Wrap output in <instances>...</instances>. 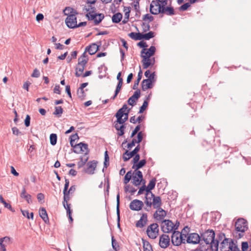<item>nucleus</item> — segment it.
I'll use <instances>...</instances> for the list:
<instances>
[{
    "label": "nucleus",
    "mask_w": 251,
    "mask_h": 251,
    "mask_svg": "<svg viewBox=\"0 0 251 251\" xmlns=\"http://www.w3.org/2000/svg\"><path fill=\"white\" fill-rule=\"evenodd\" d=\"M167 0L162 1L152 0L150 4V10L151 14L157 15L159 13L165 14L168 15L174 14L173 7L168 6Z\"/></svg>",
    "instance_id": "1"
},
{
    "label": "nucleus",
    "mask_w": 251,
    "mask_h": 251,
    "mask_svg": "<svg viewBox=\"0 0 251 251\" xmlns=\"http://www.w3.org/2000/svg\"><path fill=\"white\" fill-rule=\"evenodd\" d=\"M127 107L126 104L120 108L116 114L117 121L115 122V127L118 131V134L122 136L124 134L125 128L124 124L128 119L129 110H127Z\"/></svg>",
    "instance_id": "2"
},
{
    "label": "nucleus",
    "mask_w": 251,
    "mask_h": 251,
    "mask_svg": "<svg viewBox=\"0 0 251 251\" xmlns=\"http://www.w3.org/2000/svg\"><path fill=\"white\" fill-rule=\"evenodd\" d=\"M156 51L154 46H151L149 49H143L141 51V61L144 69H147L150 66H152L155 63V58L153 57Z\"/></svg>",
    "instance_id": "3"
},
{
    "label": "nucleus",
    "mask_w": 251,
    "mask_h": 251,
    "mask_svg": "<svg viewBox=\"0 0 251 251\" xmlns=\"http://www.w3.org/2000/svg\"><path fill=\"white\" fill-rule=\"evenodd\" d=\"M65 15L67 16L65 19V23L67 26L70 28H74L82 26H85L87 24L86 22L79 23L77 24L76 13L70 7H66L64 10Z\"/></svg>",
    "instance_id": "4"
},
{
    "label": "nucleus",
    "mask_w": 251,
    "mask_h": 251,
    "mask_svg": "<svg viewBox=\"0 0 251 251\" xmlns=\"http://www.w3.org/2000/svg\"><path fill=\"white\" fill-rule=\"evenodd\" d=\"M179 223L176 222L175 224L170 220H163L160 225L162 231L164 233H171L176 231L179 226Z\"/></svg>",
    "instance_id": "5"
},
{
    "label": "nucleus",
    "mask_w": 251,
    "mask_h": 251,
    "mask_svg": "<svg viewBox=\"0 0 251 251\" xmlns=\"http://www.w3.org/2000/svg\"><path fill=\"white\" fill-rule=\"evenodd\" d=\"M186 232V229L183 228L181 232L175 231L172 235V242L174 246H178L182 243H184L186 239V234L183 232Z\"/></svg>",
    "instance_id": "6"
},
{
    "label": "nucleus",
    "mask_w": 251,
    "mask_h": 251,
    "mask_svg": "<svg viewBox=\"0 0 251 251\" xmlns=\"http://www.w3.org/2000/svg\"><path fill=\"white\" fill-rule=\"evenodd\" d=\"M219 239L220 241H221L224 239L221 242L220 246V248L222 251L226 249L231 250L232 248L233 247V241L229 239L225 238V235L224 233L219 234Z\"/></svg>",
    "instance_id": "7"
},
{
    "label": "nucleus",
    "mask_w": 251,
    "mask_h": 251,
    "mask_svg": "<svg viewBox=\"0 0 251 251\" xmlns=\"http://www.w3.org/2000/svg\"><path fill=\"white\" fill-rule=\"evenodd\" d=\"M148 237L151 239H155L158 235L159 226L157 224L153 223L147 227L146 230Z\"/></svg>",
    "instance_id": "8"
},
{
    "label": "nucleus",
    "mask_w": 251,
    "mask_h": 251,
    "mask_svg": "<svg viewBox=\"0 0 251 251\" xmlns=\"http://www.w3.org/2000/svg\"><path fill=\"white\" fill-rule=\"evenodd\" d=\"M74 152L76 153H82L88 156L89 152L88 145L83 143H78L74 146Z\"/></svg>",
    "instance_id": "9"
},
{
    "label": "nucleus",
    "mask_w": 251,
    "mask_h": 251,
    "mask_svg": "<svg viewBox=\"0 0 251 251\" xmlns=\"http://www.w3.org/2000/svg\"><path fill=\"white\" fill-rule=\"evenodd\" d=\"M69 186V180L67 179H65V183L64 185V188L63 190V194L64 201H66V202H67L70 200V194H72L74 193V192L75 190V186L73 185L70 188L69 191H67Z\"/></svg>",
    "instance_id": "10"
},
{
    "label": "nucleus",
    "mask_w": 251,
    "mask_h": 251,
    "mask_svg": "<svg viewBox=\"0 0 251 251\" xmlns=\"http://www.w3.org/2000/svg\"><path fill=\"white\" fill-rule=\"evenodd\" d=\"M248 229V226L247 220L242 218L236 220V232H245Z\"/></svg>",
    "instance_id": "11"
},
{
    "label": "nucleus",
    "mask_w": 251,
    "mask_h": 251,
    "mask_svg": "<svg viewBox=\"0 0 251 251\" xmlns=\"http://www.w3.org/2000/svg\"><path fill=\"white\" fill-rule=\"evenodd\" d=\"M133 184L135 186L141 184L143 180L142 173L140 171L135 170L132 173Z\"/></svg>",
    "instance_id": "12"
},
{
    "label": "nucleus",
    "mask_w": 251,
    "mask_h": 251,
    "mask_svg": "<svg viewBox=\"0 0 251 251\" xmlns=\"http://www.w3.org/2000/svg\"><path fill=\"white\" fill-rule=\"evenodd\" d=\"M202 236L205 243L209 244V243L212 242L214 239L215 232L212 230H208L202 234Z\"/></svg>",
    "instance_id": "13"
},
{
    "label": "nucleus",
    "mask_w": 251,
    "mask_h": 251,
    "mask_svg": "<svg viewBox=\"0 0 251 251\" xmlns=\"http://www.w3.org/2000/svg\"><path fill=\"white\" fill-rule=\"evenodd\" d=\"M143 206V202L137 199L132 201L129 204L130 209L134 211L140 210L141 209H142Z\"/></svg>",
    "instance_id": "14"
},
{
    "label": "nucleus",
    "mask_w": 251,
    "mask_h": 251,
    "mask_svg": "<svg viewBox=\"0 0 251 251\" xmlns=\"http://www.w3.org/2000/svg\"><path fill=\"white\" fill-rule=\"evenodd\" d=\"M86 64L85 60L78 61V63L75 68V75L76 76L79 77L82 75Z\"/></svg>",
    "instance_id": "15"
},
{
    "label": "nucleus",
    "mask_w": 251,
    "mask_h": 251,
    "mask_svg": "<svg viewBox=\"0 0 251 251\" xmlns=\"http://www.w3.org/2000/svg\"><path fill=\"white\" fill-rule=\"evenodd\" d=\"M170 239L169 235L163 234L159 238V245L163 249L167 248L170 245Z\"/></svg>",
    "instance_id": "16"
},
{
    "label": "nucleus",
    "mask_w": 251,
    "mask_h": 251,
    "mask_svg": "<svg viewBox=\"0 0 251 251\" xmlns=\"http://www.w3.org/2000/svg\"><path fill=\"white\" fill-rule=\"evenodd\" d=\"M188 243L196 244L200 241V237L199 235L196 233H191L188 235L186 239Z\"/></svg>",
    "instance_id": "17"
},
{
    "label": "nucleus",
    "mask_w": 251,
    "mask_h": 251,
    "mask_svg": "<svg viewBox=\"0 0 251 251\" xmlns=\"http://www.w3.org/2000/svg\"><path fill=\"white\" fill-rule=\"evenodd\" d=\"M166 216V212L161 208H159L153 214L154 218L157 221L161 222L164 220V218Z\"/></svg>",
    "instance_id": "18"
},
{
    "label": "nucleus",
    "mask_w": 251,
    "mask_h": 251,
    "mask_svg": "<svg viewBox=\"0 0 251 251\" xmlns=\"http://www.w3.org/2000/svg\"><path fill=\"white\" fill-rule=\"evenodd\" d=\"M155 79L147 78L144 79L142 82V89L143 91H146L148 89L152 88L153 83L155 81Z\"/></svg>",
    "instance_id": "19"
},
{
    "label": "nucleus",
    "mask_w": 251,
    "mask_h": 251,
    "mask_svg": "<svg viewBox=\"0 0 251 251\" xmlns=\"http://www.w3.org/2000/svg\"><path fill=\"white\" fill-rule=\"evenodd\" d=\"M93 4H88L87 2V5L84 6V10L87 12L86 16L89 18L91 15H93L96 14V8L92 5Z\"/></svg>",
    "instance_id": "20"
},
{
    "label": "nucleus",
    "mask_w": 251,
    "mask_h": 251,
    "mask_svg": "<svg viewBox=\"0 0 251 251\" xmlns=\"http://www.w3.org/2000/svg\"><path fill=\"white\" fill-rule=\"evenodd\" d=\"M97 162L94 160L89 162L87 164L86 172L89 174H93L97 167Z\"/></svg>",
    "instance_id": "21"
},
{
    "label": "nucleus",
    "mask_w": 251,
    "mask_h": 251,
    "mask_svg": "<svg viewBox=\"0 0 251 251\" xmlns=\"http://www.w3.org/2000/svg\"><path fill=\"white\" fill-rule=\"evenodd\" d=\"M148 216L146 213L143 214L139 221L136 223V226L138 227L142 228L147 223Z\"/></svg>",
    "instance_id": "22"
},
{
    "label": "nucleus",
    "mask_w": 251,
    "mask_h": 251,
    "mask_svg": "<svg viewBox=\"0 0 251 251\" xmlns=\"http://www.w3.org/2000/svg\"><path fill=\"white\" fill-rule=\"evenodd\" d=\"M104 17V16L103 14H95L94 15H91V17H89L88 19L90 20H94L95 24L98 25L103 19Z\"/></svg>",
    "instance_id": "23"
},
{
    "label": "nucleus",
    "mask_w": 251,
    "mask_h": 251,
    "mask_svg": "<svg viewBox=\"0 0 251 251\" xmlns=\"http://www.w3.org/2000/svg\"><path fill=\"white\" fill-rule=\"evenodd\" d=\"M99 50V46L93 43L85 48V51H87L91 55L94 54Z\"/></svg>",
    "instance_id": "24"
},
{
    "label": "nucleus",
    "mask_w": 251,
    "mask_h": 251,
    "mask_svg": "<svg viewBox=\"0 0 251 251\" xmlns=\"http://www.w3.org/2000/svg\"><path fill=\"white\" fill-rule=\"evenodd\" d=\"M154 197V195L151 192H146L145 203L147 206L151 207V203Z\"/></svg>",
    "instance_id": "25"
},
{
    "label": "nucleus",
    "mask_w": 251,
    "mask_h": 251,
    "mask_svg": "<svg viewBox=\"0 0 251 251\" xmlns=\"http://www.w3.org/2000/svg\"><path fill=\"white\" fill-rule=\"evenodd\" d=\"M162 204L161 198L159 196H155L152 199L151 203V206H152L154 208L158 209L160 208Z\"/></svg>",
    "instance_id": "26"
},
{
    "label": "nucleus",
    "mask_w": 251,
    "mask_h": 251,
    "mask_svg": "<svg viewBox=\"0 0 251 251\" xmlns=\"http://www.w3.org/2000/svg\"><path fill=\"white\" fill-rule=\"evenodd\" d=\"M123 11L124 12V18L122 23L123 24H126L128 22L129 20L131 8L130 7L124 6Z\"/></svg>",
    "instance_id": "27"
},
{
    "label": "nucleus",
    "mask_w": 251,
    "mask_h": 251,
    "mask_svg": "<svg viewBox=\"0 0 251 251\" xmlns=\"http://www.w3.org/2000/svg\"><path fill=\"white\" fill-rule=\"evenodd\" d=\"M20 196L22 198L24 199L28 203L32 202L31 196L26 193L25 188H23Z\"/></svg>",
    "instance_id": "28"
},
{
    "label": "nucleus",
    "mask_w": 251,
    "mask_h": 251,
    "mask_svg": "<svg viewBox=\"0 0 251 251\" xmlns=\"http://www.w3.org/2000/svg\"><path fill=\"white\" fill-rule=\"evenodd\" d=\"M39 212V215L41 217V218L43 219V220L46 223H48L49 222V220L45 208L43 207L40 208Z\"/></svg>",
    "instance_id": "29"
},
{
    "label": "nucleus",
    "mask_w": 251,
    "mask_h": 251,
    "mask_svg": "<svg viewBox=\"0 0 251 251\" xmlns=\"http://www.w3.org/2000/svg\"><path fill=\"white\" fill-rule=\"evenodd\" d=\"M89 159L88 156L83 155L80 157V161L77 163L78 168H80L84 166Z\"/></svg>",
    "instance_id": "30"
},
{
    "label": "nucleus",
    "mask_w": 251,
    "mask_h": 251,
    "mask_svg": "<svg viewBox=\"0 0 251 251\" xmlns=\"http://www.w3.org/2000/svg\"><path fill=\"white\" fill-rule=\"evenodd\" d=\"M146 163V160L145 159H142L139 162L138 161L136 164H133L132 168L135 169V170H138V169L143 167Z\"/></svg>",
    "instance_id": "31"
},
{
    "label": "nucleus",
    "mask_w": 251,
    "mask_h": 251,
    "mask_svg": "<svg viewBox=\"0 0 251 251\" xmlns=\"http://www.w3.org/2000/svg\"><path fill=\"white\" fill-rule=\"evenodd\" d=\"M135 155L134 153H132V151L129 152L128 151H126L123 155V160L124 161H127Z\"/></svg>",
    "instance_id": "32"
},
{
    "label": "nucleus",
    "mask_w": 251,
    "mask_h": 251,
    "mask_svg": "<svg viewBox=\"0 0 251 251\" xmlns=\"http://www.w3.org/2000/svg\"><path fill=\"white\" fill-rule=\"evenodd\" d=\"M128 36L135 40L142 39V33H141L131 32L128 34Z\"/></svg>",
    "instance_id": "33"
},
{
    "label": "nucleus",
    "mask_w": 251,
    "mask_h": 251,
    "mask_svg": "<svg viewBox=\"0 0 251 251\" xmlns=\"http://www.w3.org/2000/svg\"><path fill=\"white\" fill-rule=\"evenodd\" d=\"M122 17L123 16L121 13H117L113 15L112 17V22L114 23H118L121 21Z\"/></svg>",
    "instance_id": "34"
},
{
    "label": "nucleus",
    "mask_w": 251,
    "mask_h": 251,
    "mask_svg": "<svg viewBox=\"0 0 251 251\" xmlns=\"http://www.w3.org/2000/svg\"><path fill=\"white\" fill-rule=\"evenodd\" d=\"M156 181V178H154L150 181L147 187H146V192H151V190L154 189Z\"/></svg>",
    "instance_id": "35"
},
{
    "label": "nucleus",
    "mask_w": 251,
    "mask_h": 251,
    "mask_svg": "<svg viewBox=\"0 0 251 251\" xmlns=\"http://www.w3.org/2000/svg\"><path fill=\"white\" fill-rule=\"evenodd\" d=\"M142 71L140 70L138 74V78L137 80L134 82V85L133 86V89L134 90H136L137 89L138 86L139 85V82L141 79L142 76Z\"/></svg>",
    "instance_id": "36"
},
{
    "label": "nucleus",
    "mask_w": 251,
    "mask_h": 251,
    "mask_svg": "<svg viewBox=\"0 0 251 251\" xmlns=\"http://www.w3.org/2000/svg\"><path fill=\"white\" fill-rule=\"evenodd\" d=\"M11 243L10 238L8 237H4L3 238H0V245H4V247L6 248L7 245Z\"/></svg>",
    "instance_id": "37"
},
{
    "label": "nucleus",
    "mask_w": 251,
    "mask_h": 251,
    "mask_svg": "<svg viewBox=\"0 0 251 251\" xmlns=\"http://www.w3.org/2000/svg\"><path fill=\"white\" fill-rule=\"evenodd\" d=\"M88 85V83L85 82L81 84L79 90L77 91V94L79 97H82L83 96L84 90L83 89Z\"/></svg>",
    "instance_id": "38"
},
{
    "label": "nucleus",
    "mask_w": 251,
    "mask_h": 251,
    "mask_svg": "<svg viewBox=\"0 0 251 251\" xmlns=\"http://www.w3.org/2000/svg\"><path fill=\"white\" fill-rule=\"evenodd\" d=\"M143 250L144 251H153L152 247L149 242L143 241Z\"/></svg>",
    "instance_id": "39"
},
{
    "label": "nucleus",
    "mask_w": 251,
    "mask_h": 251,
    "mask_svg": "<svg viewBox=\"0 0 251 251\" xmlns=\"http://www.w3.org/2000/svg\"><path fill=\"white\" fill-rule=\"evenodd\" d=\"M154 36V33L152 31H150L149 32L145 34L142 33V39L149 40L151 38H153Z\"/></svg>",
    "instance_id": "40"
},
{
    "label": "nucleus",
    "mask_w": 251,
    "mask_h": 251,
    "mask_svg": "<svg viewBox=\"0 0 251 251\" xmlns=\"http://www.w3.org/2000/svg\"><path fill=\"white\" fill-rule=\"evenodd\" d=\"M218 241H215L214 239L213 240L212 242L209 243V245H210V247L212 251H217L218 249Z\"/></svg>",
    "instance_id": "41"
},
{
    "label": "nucleus",
    "mask_w": 251,
    "mask_h": 251,
    "mask_svg": "<svg viewBox=\"0 0 251 251\" xmlns=\"http://www.w3.org/2000/svg\"><path fill=\"white\" fill-rule=\"evenodd\" d=\"M122 85H123V81H122V80H121V81H119V82L118 83V85L117 86V87H116V90H115V95L112 97V99L113 100H114L115 99V98L117 96L118 94L120 91V90L121 89V88H122Z\"/></svg>",
    "instance_id": "42"
},
{
    "label": "nucleus",
    "mask_w": 251,
    "mask_h": 251,
    "mask_svg": "<svg viewBox=\"0 0 251 251\" xmlns=\"http://www.w3.org/2000/svg\"><path fill=\"white\" fill-rule=\"evenodd\" d=\"M132 176V173L131 171L128 172L125 176L124 177V183L127 184L129 182Z\"/></svg>",
    "instance_id": "43"
},
{
    "label": "nucleus",
    "mask_w": 251,
    "mask_h": 251,
    "mask_svg": "<svg viewBox=\"0 0 251 251\" xmlns=\"http://www.w3.org/2000/svg\"><path fill=\"white\" fill-rule=\"evenodd\" d=\"M63 113V109L61 106H57L55 108V111L53 112V114L57 115L58 117H60Z\"/></svg>",
    "instance_id": "44"
},
{
    "label": "nucleus",
    "mask_w": 251,
    "mask_h": 251,
    "mask_svg": "<svg viewBox=\"0 0 251 251\" xmlns=\"http://www.w3.org/2000/svg\"><path fill=\"white\" fill-rule=\"evenodd\" d=\"M50 142L52 145H55L56 144L57 136L55 134H51L50 137Z\"/></svg>",
    "instance_id": "45"
},
{
    "label": "nucleus",
    "mask_w": 251,
    "mask_h": 251,
    "mask_svg": "<svg viewBox=\"0 0 251 251\" xmlns=\"http://www.w3.org/2000/svg\"><path fill=\"white\" fill-rule=\"evenodd\" d=\"M78 138H79L77 134H76V133L72 135L70 137V139H71L70 140V144H71L72 147H74V142L76 140L78 139Z\"/></svg>",
    "instance_id": "46"
},
{
    "label": "nucleus",
    "mask_w": 251,
    "mask_h": 251,
    "mask_svg": "<svg viewBox=\"0 0 251 251\" xmlns=\"http://www.w3.org/2000/svg\"><path fill=\"white\" fill-rule=\"evenodd\" d=\"M148 106V101L147 100H145L143 103V105L140 107L139 113H143L146 109L147 108Z\"/></svg>",
    "instance_id": "47"
},
{
    "label": "nucleus",
    "mask_w": 251,
    "mask_h": 251,
    "mask_svg": "<svg viewBox=\"0 0 251 251\" xmlns=\"http://www.w3.org/2000/svg\"><path fill=\"white\" fill-rule=\"evenodd\" d=\"M143 20L151 22L153 20V17L150 14H147L144 16Z\"/></svg>",
    "instance_id": "48"
},
{
    "label": "nucleus",
    "mask_w": 251,
    "mask_h": 251,
    "mask_svg": "<svg viewBox=\"0 0 251 251\" xmlns=\"http://www.w3.org/2000/svg\"><path fill=\"white\" fill-rule=\"evenodd\" d=\"M145 75L146 77L148 78H151V79H155V73L154 72L151 74V72L149 70H147L145 73Z\"/></svg>",
    "instance_id": "49"
},
{
    "label": "nucleus",
    "mask_w": 251,
    "mask_h": 251,
    "mask_svg": "<svg viewBox=\"0 0 251 251\" xmlns=\"http://www.w3.org/2000/svg\"><path fill=\"white\" fill-rule=\"evenodd\" d=\"M67 202H68V201L66 202V201H64V200L63 201V204L64 208H65V209L67 211V214H68V213H71V211L70 209V204H68Z\"/></svg>",
    "instance_id": "50"
},
{
    "label": "nucleus",
    "mask_w": 251,
    "mask_h": 251,
    "mask_svg": "<svg viewBox=\"0 0 251 251\" xmlns=\"http://www.w3.org/2000/svg\"><path fill=\"white\" fill-rule=\"evenodd\" d=\"M191 4L192 3L190 1V2L184 3L180 7L179 9L180 10L185 11L191 6Z\"/></svg>",
    "instance_id": "51"
},
{
    "label": "nucleus",
    "mask_w": 251,
    "mask_h": 251,
    "mask_svg": "<svg viewBox=\"0 0 251 251\" xmlns=\"http://www.w3.org/2000/svg\"><path fill=\"white\" fill-rule=\"evenodd\" d=\"M86 52L87 51H84L83 54H82V55L78 58V61H82V60H85L86 61V63H87V62H88V57H87V55L86 54Z\"/></svg>",
    "instance_id": "52"
},
{
    "label": "nucleus",
    "mask_w": 251,
    "mask_h": 251,
    "mask_svg": "<svg viewBox=\"0 0 251 251\" xmlns=\"http://www.w3.org/2000/svg\"><path fill=\"white\" fill-rule=\"evenodd\" d=\"M137 100V99H135L132 96H131L128 100V104L133 106Z\"/></svg>",
    "instance_id": "53"
},
{
    "label": "nucleus",
    "mask_w": 251,
    "mask_h": 251,
    "mask_svg": "<svg viewBox=\"0 0 251 251\" xmlns=\"http://www.w3.org/2000/svg\"><path fill=\"white\" fill-rule=\"evenodd\" d=\"M146 191V186L145 185V181L143 182V185L139 189L138 192V195H141L143 193L144 191Z\"/></svg>",
    "instance_id": "54"
},
{
    "label": "nucleus",
    "mask_w": 251,
    "mask_h": 251,
    "mask_svg": "<svg viewBox=\"0 0 251 251\" xmlns=\"http://www.w3.org/2000/svg\"><path fill=\"white\" fill-rule=\"evenodd\" d=\"M30 117L29 115H26L25 120V126L28 127L30 126Z\"/></svg>",
    "instance_id": "55"
},
{
    "label": "nucleus",
    "mask_w": 251,
    "mask_h": 251,
    "mask_svg": "<svg viewBox=\"0 0 251 251\" xmlns=\"http://www.w3.org/2000/svg\"><path fill=\"white\" fill-rule=\"evenodd\" d=\"M135 143H137L136 139H133L131 142L127 144V148L130 149L131 148L134 147L135 145Z\"/></svg>",
    "instance_id": "56"
},
{
    "label": "nucleus",
    "mask_w": 251,
    "mask_h": 251,
    "mask_svg": "<svg viewBox=\"0 0 251 251\" xmlns=\"http://www.w3.org/2000/svg\"><path fill=\"white\" fill-rule=\"evenodd\" d=\"M140 129V126L138 125L136 126L135 129L132 131L131 134V137H133Z\"/></svg>",
    "instance_id": "57"
},
{
    "label": "nucleus",
    "mask_w": 251,
    "mask_h": 251,
    "mask_svg": "<svg viewBox=\"0 0 251 251\" xmlns=\"http://www.w3.org/2000/svg\"><path fill=\"white\" fill-rule=\"evenodd\" d=\"M137 45L139 47L143 48V49H148L147 47L148 46L147 44L144 41H141L139 42Z\"/></svg>",
    "instance_id": "58"
},
{
    "label": "nucleus",
    "mask_w": 251,
    "mask_h": 251,
    "mask_svg": "<svg viewBox=\"0 0 251 251\" xmlns=\"http://www.w3.org/2000/svg\"><path fill=\"white\" fill-rule=\"evenodd\" d=\"M40 76V72L37 69H35L33 71V73L31 75V76L33 77H38Z\"/></svg>",
    "instance_id": "59"
},
{
    "label": "nucleus",
    "mask_w": 251,
    "mask_h": 251,
    "mask_svg": "<svg viewBox=\"0 0 251 251\" xmlns=\"http://www.w3.org/2000/svg\"><path fill=\"white\" fill-rule=\"evenodd\" d=\"M249 248L248 243L247 242H243L242 243V250L243 251H246Z\"/></svg>",
    "instance_id": "60"
},
{
    "label": "nucleus",
    "mask_w": 251,
    "mask_h": 251,
    "mask_svg": "<svg viewBox=\"0 0 251 251\" xmlns=\"http://www.w3.org/2000/svg\"><path fill=\"white\" fill-rule=\"evenodd\" d=\"M53 92L57 94H60L61 90L59 85H56L53 89Z\"/></svg>",
    "instance_id": "61"
},
{
    "label": "nucleus",
    "mask_w": 251,
    "mask_h": 251,
    "mask_svg": "<svg viewBox=\"0 0 251 251\" xmlns=\"http://www.w3.org/2000/svg\"><path fill=\"white\" fill-rule=\"evenodd\" d=\"M139 159H140L139 154H138L137 153L134 156V157L132 160V162H133V164H136V163H137L139 161Z\"/></svg>",
    "instance_id": "62"
},
{
    "label": "nucleus",
    "mask_w": 251,
    "mask_h": 251,
    "mask_svg": "<svg viewBox=\"0 0 251 251\" xmlns=\"http://www.w3.org/2000/svg\"><path fill=\"white\" fill-rule=\"evenodd\" d=\"M133 98L136 99H138L140 96V91L138 89L134 92V94L132 96Z\"/></svg>",
    "instance_id": "63"
},
{
    "label": "nucleus",
    "mask_w": 251,
    "mask_h": 251,
    "mask_svg": "<svg viewBox=\"0 0 251 251\" xmlns=\"http://www.w3.org/2000/svg\"><path fill=\"white\" fill-rule=\"evenodd\" d=\"M2 203L4 205L5 207L9 209L10 210H11L13 212H15V210L12 208V207L10 204L7 203L5 201H4Z\"/></svg>",
    "instance_id": "64"
}]
</instances>
